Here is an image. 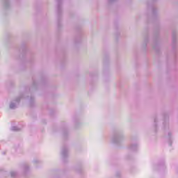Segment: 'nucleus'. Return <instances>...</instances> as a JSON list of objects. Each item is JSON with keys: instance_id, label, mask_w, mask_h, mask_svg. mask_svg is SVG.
<instances>
[{"instance_id": "obj_1", "label": "nucleus", "mask_w": 178, "mask_h": 178, "mask_svg": "<svg viewBox=\"0 0 178 178\" xmlns=\"http://www.w3.org/2000/svg\"><path fill=\"white\" fill-rule=\"evenodd\" d=\"M10 108H11L12 109H13V108H15V106H13V104H11L10 105Z\"/></svg>"}]
</instances>
